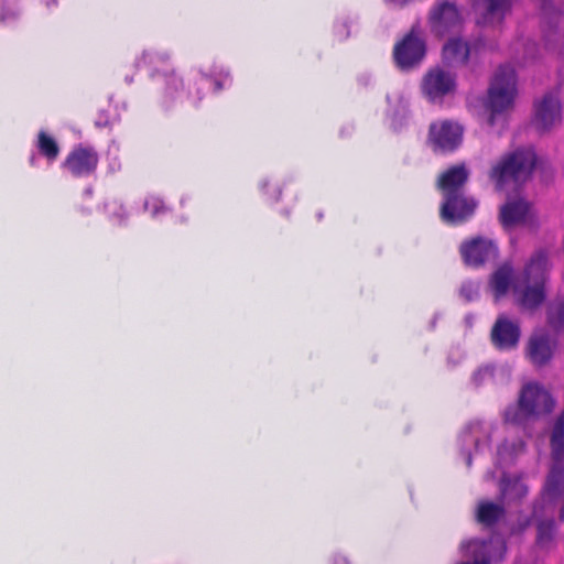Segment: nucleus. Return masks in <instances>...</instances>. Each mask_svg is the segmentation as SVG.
I'll use <instances>...</instances> for the list:
<instances>
[{
    "label": "nucleus",
    "mask_w": 564,
    "mask_h": 564,
    "mask_svg": "<svg viewBox=\"0 0 564 564\" xmlns=\"http://www.w3.org/2000/svg\"><path fill=\"white\" fill-rule=\"evenodd\" d=\"M455 88V77L441 68L431 69L422 82V90L432 102L441 101L445 96L454 93Z\"/></svg>",
    "instance_id": "f8f14e48"
},
{
    "label": "nucleus",
    "mask_w": 564,
    "mask_h": 564,
    "mask_svg": "<svg viewBox=\"0 0 564 564\" xmlns=\"http://www.w3.org/2000/svg\"><path fill=\"white\" fill-rule=\"evenodd\" d=\"M228 77V73H224V72H220L218 75L215 74V86L217 89H220L221 88V83H220V78L223 77Z\"/></svg>",
    "instance_id": "c9c22d12"
},
{
    "label": "nucleus",
    "mask_w": 564,
    "mask_h": 564,
    "mask_svg": "<svg viewBox=\"0 0 564 564\" xmlns=\"http://www.w3.org/2000/svg\"><path fill=\"white\" fill-rule=\"evenodd\" d=\"M551 448L553 459H560L564 455V410L554 422L551 434Z\"/></svg>",
    "instance_id": "4be33fe9"
},
{
    "label": "nucleus",
    "mask_w": 564,
    "mask_h": 564,
    "mask_svg": "<svg viewBox=\"0 0 564 564\" xmlns=\"http://www.w3.org/2000/svg\"><path fill=\"white\" fill-rule=\"evenodd\" d=\"M471 7L477 15V24L495 25L505 18L510 0H471Z\"/></svg>",
    "instance_id": "dca6fc26"
},
{
    "label": "nucleus",
    "mask_w": 564,
    "mask_h": 564,
    "mask_svg": "<svg viewBox=\"0 0 564 564\" xmlns=\"http://www.w3.org/2000/svg\"><path fill=\"white\" fill-rule=\"evenodd\" d=\"M547 271V254L545 251L539 250L532 254L518 275H513L510 263L498 268L490 279V288L496 299L506 295L512 288L514 296L522 307L534 308L545 299Z\"/></svg>",
    "instance_id": "f257e3e1"
},
{
    "label": "nucleus",
    "mask_w": 564,
    "mask_h": 564,
    "mask_svg": "<svg viewBox=\"0 0 564 564\" xmlns=\"http://www.w3.org/2000/svg\"><path fill=\"white\" fill-rule=\"evenodd\" d=\"M97 163L98 155L93 149L77 148L67 156L65 166L75 176H83L95 171Z\"/></svg>",
    "instance_id": "a211bd4d"
},
{
    "label": "nucleus",
    "mask_w": 564,
    "mask_h": 564,
    "mask_svg": "<svg viewBox=\"0 0 564 564\" xmlns=\"http://www.w3.org/2000/svg\"><path fill=\"white\" fill-rule=\"evenodd\" d=\"M468 171L465 165H455L444 172L438 178V187L444 194L441 206L443 221L455 225L469 218L477 207V202L465 196L460 188L468 180Z\"/></svg>",
    "instance_id": "f03ea898"
},
{
    "label": "nucleus",
    "mask_w": 564,
    "mask_h": 564,
    "mask_svg": "<svg viewBox=\"0 0 564 564\" xmlns=\"http://www.w3.org/2000/svg\"><path fill=\"white\" fill-rule=\"evenodd\" d=\"M562 119L561 102L553 93L545 94L535 102L534 124L541 130H549Z\"/></svg>",
    "instance_id": "2eb2a0df"
},
{
    "label": "nucleus",
    "mask_w": 564,
    "mask_h": 564,
    "mask_svg": "<svg viewBox=\"0 0 564 564\" xmlns=\"http://www.w3.org/2000/svg\"><path fill=\"white\" fill-rule=\"evenodd\" d=\"M333 564H349L347 558L345 557H341V556H337L334 558V563Z\"/></svg>",
    "instance_id": "e433bc0d"
},
{
    "label": "nucleus",
    "mask_w": 564,
    "mask_h": 564,
    "mask_svg": "<svg viewBox=\"0 0 564 564\" xmlns=\"http://www.w3.org/2000/svg\"><path fill=\"white\" fill-rule=\"evenodd\" d=\"M37 149L50 161H54L59 152L56 141L44 131L39 133Z\"/></svg>",
    "instance_id": "a878e982"
},
{
    "label": "nucleus",
    "mask_w": 564,
    "mask_h": 564,
    "mask_svg": "<svg viewBox=\"0 0 564 564\" xmlns=\"http://www.w3.org/2000/svg\"><path fill=\"white\" fill-rule=\"evenodd\" d=\"M464 20V10L456 0H436L429 12L431 32L437 36L458 32Z\"/></svg>",
    "instance_id": "423d86ee"
},
{
    "label": "nucleus",
    "mask_w": 564,
    "mask_h": 564,
    "mask_svg": "<svg viewBox=\"0 0 564 564\" xmlns=\"http://www.w3.org/2000/svg\"><path fill=\"white\" fill-rule=\"evenodd\" d=\"M503 512L500 505L482 501L477 508V520L485 525H491L503 516Z\"/></svg>",
    "instance_id": "5701e85b"
},
{
    "label": "nucleus",
    "mask_w": 564,
    "mask_h": 564,
    "mask_svg": "<svg viewBox=\"0 0 564 564\" xmlns=\"http://www.w3.org/2000/svg\"><path fill=\"white\" fill-rule=\"evenodd\" d=\"M460 549L465 556H470L474 561L459 564H491L502 561L507 551L506 543L500 538H491L489 541L473 539L463 542Z\"/></svg>",
    "instance_id": "0eeeda50"
},
{
    "label": "nucleus",
    "mask_w": 564,
    "mask_h": 564,
    "mask_svg": "<svg viewBox=\"0 0 564 564\" xmlns=\"http://www.w3.org/2000/svg\"><path fill=\"white\" fill-rule=\"evenodd\" d=\"M554 464L545 482L544 491L550 498H557L564 495V460L553 459Z\"/></svg>",
    "instance_id": "6ab92c4d"
},
{
    "label": "nucleus",
    "mask_w": 564,
    "mask_h": 564,
    "mask_svg": "<svg viewBox=\"0 0 564 564\" xmlns=\"http://www.w3.org/2000/svg\"><path fill=\"white\" fill-rule=\"evenodd\" d=\"M462 138L463 128L457 122L444 120L430 126L429 143L434 151H453L460 144Z\"/></svg>",
    "instance_id": "9d476101"
},
{
    "label": "nucleus",
    "mask_w": 564,
    "mask_h": 564,
    "mask_svg": "<svg viewBox=\"0 0 564 564\" xmlns=\"http://www.w3.org/2000/svg\"><path fill=\"white\" fill-rule=\"evenodd\" d=\"M502 498L507 501L520 500L528 494V486L520 477L505 476L500 484Z\"/></svg>",
    "instance_id": "412c9836"
},
{
    "label": "nucleus",
    "mask_w": 564,
    "mask_h": 564,
    "mask_svg": "<svg viewBox=\"0 0 564 564\" xmlns=\"http://www.w3.org/2000/svg\"><path fill=\"white\" fill-rule=\"evenodd\" d=\"M564 33V31H562ZM546 46L560 55H564V34L552 33L547 35Z\"/></svg>",
    "instance_id": "c756f323"
},
{
    "label": "nucleus",
    "mask_w": 564,
    "mask_h": 564,
    "mask_svg": "<svg viewBox=\"0 0 564 564\" xmlns=\"http://www.w3.org/2000/svg\"><path fill=\"white\" fill-rule=\"evenodd\" d=\"M460 252L468 265H480L497 257L496 245L488 239L476 238L462 245Z\"/></svg>",
    "instance_id": "f3484780"
},
{
    "label": "nucleus",
    "mask_w": 564,
    "mask_h": 564,
    "mask_svg": "<svg viewBox=\"0 0 564 564\" xmlns=\"http://www.w3.org/2000/svg\"><path fill=\"white\" fill-rule=\"evenodd\" d=\"M556 532V524L553 519L541 520L538 523L536 541L540 545L547 544L552 541Z\"/></svg>",
    "instance_id": "cd10ccee"
},
{
    "label": "nucleus",
    "mask_w": 564,
    "mask_h": 564,
    "mask_svg": "<svg viewBox=\"0 0 564 564\" xmlns=\"http://www.w3.org/2000/svg\"><path fill=\"white\" fill-rule=\"evenodd\" d=\"M536 155L531 148H520L505 154L491 169L490 178L498 189L512 181L520 183L527 181L535 166Z\"/></svg>",
    "instance_id": "39448f33"
},
{
    "label": "nucleus",
    "mask_w": 564,
    "mask_h": 564,
    "mask_svg": "<svg viewBox=\"0 0 564 564\" xmlns=\"http://www.w3.org/2000/svg\"><path fill=\"white\" fill-rule=\"evenodd\" d=\"M505 451H506V446L502 445L499 447L498 449V456L502 459L503 458V455H505Z\"/></svg>",
    "instance_id": "4c0bfd02"
},
{
    "label": "nucleus",
    "mask_w": 564,
    "mask_h": 564,
    "mask_svg": "<svg viewBox=\"0 0 564 564\" xmlns=\"http://www.w3.org/2000/svg\"><path fill=\"white\" fill-rule=\"evenodd\" d=\"M280 195H281V192H278L275 199H279Z\"/></svg>",
    "instance_id": "a18cd8bd"
},
{
    "label": "nucleus",
    "mask_w": 564,
    "mask_h": 564,
    "mask_svg": "<svg viewBox=\"0 0 564 564\" xmlns=\"http://www.w3.org/2000/svg\"><path fill=\"white\" fill-rule=\"evenodd\" d=\"M468 55V44L462 39H451L443 47V57L451 65L464 64Z\"/></svg>",
    "instance_id": "aec40b11"
},
{
    "label": "nucleus",
    "mask_w": 564,
    "mask_h": 564,
    "mask_svg": "<svg viewBox=\"0 0 564 564\" xmlns=\"http://www.w3.org/2000/svg\"><path fill=\"white\" fill-rule=\"evenodd\" d=\"M521 336L520 325L506 315H500L491 329V341L500 350H511L519 344Z\"/></svg>",
    "instance_id": "ddd939ff"
},
{
    "label": "nucleus",
    "mask_w": 564,
    "mask_h": 564,
    "mask_svg": "<svg viewBox=\"0 0 564 564\" xmlns=\"http://www.w3.org/2000/svg\"><path fill=\"white\" fill-rule=\"evenodd\" d=\"M280 195H281V192H278L275 199H279Z\"/></svg>",
    "instance_id": "c03bdc74"
},
{
    "label": "nucleus",
    "mask_w": 564,
    "mask_h": 564,
    "mask_svg": "<svg viewBox=\"0 0 564 564\" xmlns=\"http://www.w3.org/2000/svg\"><path fill=\"white\" fill-rule=\"evenodd\" d=\"M522 447H523V443H522V442H520V443H519V449H521Z\"/></svg>",
    "instance_id": "49530a36"
},
{
    "label": "nucleus",
    "mask_w": 564,
    "mask_h": 564,
    "mask_svg": "<svg viewBox=\"0 0 564 564\" xmlns=\"http://www.w3.org/2000/svg\"><path fill=\"white\" fill-rule=\"evenodd\" d=\"M538 53H539V48L534 42L528 41V42L523 43L522 63L525 64L530 61L535 59L538 56Z\"/></svg>",
    "instance_id": "473e14b6"
},
{
    "label": "nucleus",
    "mask_w": 564,
    "mask_h": 564,
    "mask_svg": "<svg viewBox=\"0 0 564 564\" xmlns=\"http://www.w3.org/2000/svg\"><path fill=\"white\" fill-rule=\"evenodd\" d=\"M554 405V399L543 386L529 382L522 387L518 404L506 409L505 420L508 423L522 424L528 419L551 413Z\"/></svg>",
    "instance_id": "7ed1b4c3"
},
{
    "label": "nucleus",
    "mask_w": 564,
    "mask_h": 564,
    "mask_svg": "<svg viewBox=\"0 0 564 564\" xmlns=\"http://www.w3.org/2000/svg\"><path fill=\"white\" fill-rule=\"evenodd\" d=\"M335 33L340 40L346 39L349 35L346 23L337 24L335 26Z\"/></svg>",
    "instance_id": "f704fd0d"
},
{
    "label": "nucleus",
    "mask_w": 564,
    "mask_h": 564,
    "mask_svg": "<svg viewBox=\"0 0 564 564\" xmlns=\"http://www.w3.org/2000/svg\"><path fill=\"white\" fill-rule=\"evenodd\" d=\"M496 368L489 365L479 367L474 373L471 375V383L474 387L479 388L486 384H489L491 382H496V375H495Z\"/></svg>",
    "instance_id": "bb28decb"
},
{
    "label": "nucleus",
    "mask_w": 564,
    "mask_h": 564,
    "mask_svg": "<svg viewBox=\"0 0 564 564\" xmlns=\"http://www.w3.org/2000/svg\"><path fill=\"white\" fill-rule=\"evenodd\" d=\"M549 322L555 329H564V301H556L550 305Z\"/></svg>",
    "instance_id": "c85d7f7f"
},
{
    "label": "nucleus",
    "mask_w": 564,
    "mask_h": 564,
    "mask_svg": "<svg viewBox=\"0 0 564 564\" xmlns=\"http://www.w3.org/2000/svg\"><path fill=\"white\" fill-rule=\"evenodd\" d=\"M0 19H1V21H3V22H6V21L10 20V19L4 14V13H2V14L0 15Z\"/></svg>",
    "instance_id": "a19ab883"
},
{
    "label": "nucleus",
    "mask_w": 564,
    "mask_h": 564,
    "mask_svg": "<svg viewBox=\"0 0 564 564\" xmlns=\"http://www.w3.org/2000/svg\"><path fill=\"white\" fill-rule=\"evenodd\" d=\"M499 219L506 229L516 226H534L535 213L523 197H509L500 207Z\"/></svg>",
    "instance_id": "6e6552de"
},
{
    "label": "nucleus",
    "mask_w": 564,
    "mask_h": 564,
    "mask_svg": "<svg viewBox=\"0 0 564 564\" xmlns=\"http://www.w3.org/2000/svg\"><path fill=\"white\" fill-rule=\"evenodd\" d=\"M462 207H463L462 204H457L456 205V210H462Z\"/></svg>",
    "instance_id": "79ce46f5"
},
{
    "label": "nucleus",
    "mask_w": 564,
    "mask_h": 564,
    "mask_svg": "<svg viewBox=\"0 0 564 564\" xmlns=\"http://www.w3.org/2000/svg\"><path fill=\"white\" fill-rule=\"evenodd\" d=\"M107 213L117 223L121 224L124 219L123 206L116 199L106 203L105 205Z\"/></svg>",
    "instance_id": "7c9ffc66"
},
{
    "label": "nucleus",
    "mask_w": 564,
    "mask_h": 564,
    "mask_svg": "<svg viewBox=\"0 0 564 564\" xmlns=\"http://www.w3.org/2000/svg\"><path fill=\"white\" fill-rule=\"evenodd\" d=\"M280 195H281V192H278L275 199H279Z\"/></svg>",
    "instance_id": "37998d69"
},
{
    "label": "nucleus",
    "mask_w": 564,
    "mask_h": 564,
    "mask_svg": "<svg viewBox=\"0 0 564 564\" xmlns=\"http://www.w3.org/2000/svg\"><path fill=\"white\" fill-rule=\"evenodd\" d=\"M144 209L150 212L153 217H156L160 212L165 210V207L159 197L150 196L144 202Z\"/></svg>",
    "instance_id": "2f4dec72"
},
{
    "label": "nucleus",
    "mask_w": 564,
    "mask_h": 564,
    "mask_svg": "<svg viewBox=\"0 0 564 564\" xmlns=\"http://www.w3.org/2000/svg\"><path fill=\"white\" fill-rule=\"evenodd\" d=\"M478 284L474 282H466L460 288V295L466 301H473L478 296Z\"/></svg>",
    "instance_id": "72a5a7b5"
},
{
    "label": "nucleus",
    "mask_w": 564,
    "mask_h": 564,
    "mask_svg": "<svg viewBox=\"0 0 564 564\" xmlns=\"http://www.w3.org/2000/svg\"><path fill=\"white\" fill-rule=\"evenodd\" d=\"M170 61V55L166 52L144 51L141 57L137 61V66H148L152 69L153 74L158 70L159 66H165Z\"/></svg>",
    "instance_id": "b1692460"
},
{
    "label": "nucleus",
    "mask_w": 564,
    "mask_h": 564,
    "mask_svg": "<svg viewBox=\"0 0 564 564\" xmlns=\"http://www.w3.org/2000/svg\"><path fill=\"white\" fill-rule=\"evenodd\" d=\"M466 465H467L468 467H470V466H471V455H470V453H469V452H466Z\"/></svg>",
    "instance_id": "58836bf2"
},
{
    "label": "nucleus",
    "mask_w": 564,
    "mask_h": 564,
    "mask_svg": "<svg viewBox=\"0 0 564 564\" xmlns=\"http://www.w3.org/2000/svg\"><path fill=\"white\" fill-rule=\"evenodd\" d=\"M560 520L564 521V503H563V507H562L561 512H560Z\"/></svg>",
    "instance_id": "ea45409f"
},
{
    "label": "nucleus",
    "mask_w": 564,
    "mask_h": 564,
    "mask_svg": "<svg viewBox=\"0 0 564 564\" xmlns=\"http://www.w3.org/2000/svg\"><path fill=\"white\" fill-rule=\"evenodd\" d=\"M208 83L209 77L202 75L197 84L199 86L206 87ZM164 85V102L169 106L177 102L182 104L187 99L192 105L197 106V104L202 100V87L196 89V96H193L191 93H185L184 89L178 90L180 87L183 88V83L182 79L178 78L175 74H165Z\"/></svg>",
    "instance_id": "4468645a"
},
{
    "label": "nucleus",
    "mask_w": 564,
    "mask_h": 564,
    "mask_svg": "<svg viewBox=\"0 0 564 564\" xmlns=\"http://www.w3.org/2000/svg\"><path fill=\"white\" fill-rule=\"evenodd\" d=\"M557 350V341L554 336L543 329L531 334L525 346V356L535 367L547 365Z\"/></svg>",
    "instance_id": "1a4fd4ad"
},
{
    "label": "nucleus",
    "mask_w": 564,
    "mask_h": 564,
    "mask_svg": "<svg viewBox=\"0 0 564 564\" xmlns=\"http://www.w3.org/2000/svg\"><path fill=\"white\" fill-rule=\"evenodd\" d=\"M517 96V76L514 69L501 66L495 73L490 87L486 108L490 112L488 123L494 127L499 119L512 109Z\"/></svg>",
    "instance_id": "20e7f679"
},
{
    "label": "nucleus",
    "mask_w": 564,
    "mask_h": 564,
    "mask_svg": "<svg viewBox=\"0 0 564 564\" xmlns=\"http://www.w3.org/2000/svg\"><path fill=\"white\" fill-rule=\"evenodd\" d=\"M489 429L484 426L481 423L476 422L470 424L462 435L464 445L475 444L476 448H479L481 437H487Z\"/></svg>",
    "instance_id": "393cba45"
},
{
    "label": "nucleus",
    "mask_w": 564,
    "mask_h": 564,
    "mask_svg": "<svg viewBox=\"0 0 564 564\" xmlns=\"http://www.w3.org/2000/svg\"><path fill=\"white\" fill-rule=\"evenodd\" d=\"M425 54V44L414 29L394 46V61L398 67L409 69L419 64Z\"/></svg>",
    "instance_id": "9b49d317"
}]
</instances>
